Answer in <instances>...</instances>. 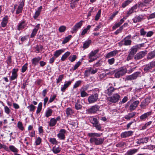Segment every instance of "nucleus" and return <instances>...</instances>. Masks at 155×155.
I'll return each mask as SVG.
<instances>
[{"label":"nucleus","mask_w":155,"mask_h":155,"mask_svg":"<svg viewBox=\"0 0 155 155\" xmlns=\"http://www.w3.org/2000/svg\"><path fill=\"white\" fill-rule=\"evenodd\" d=\"M66 131L64 129H61L59 133L57 134V136L60 140H64L65 138V134Z\"/></svg>","instance_id":"nucleus-12"},{"label":"nucleus","mask_w":155,"mask_h":155,"mask_svg":"<svg viewBox=\"0 0 155 155\" xmlns=\"http://www.w3.org/2000/svg\"><path fill=\"white\" fill-rule=\"evenodd\" d=\"M41 138L39 137H38L35 140V143H36V144L37 145H39L41 142Z\"/></svg>","instance_id":"nucleus-56"},{"label":"nucleus","mask_w":155,"mask_h":155,"mask_svg":"<svg viewBox=\"0 0 155 155\" xmlns=\"http://www.w3.org/2000/svg\"><path fill=\"white\" fill-rule=\"evenodd\" d=\"M140 73L139 72H136L134 74L127 76V80H131L136 79Z\"/></svg>","instance_id":"nucleus-20"},{"label":"nucleus","mask_w":155,"mask_h":155,"mask_svg":"<svg viewBox=\"0 0 155 155\" xmlns=\"http://www.w3.org/2000/svg\"><path fill=\"white\" fill-rule=\"evenodd\" d=\"M81 96L82 97H87L88 95V94L87 93L84 91L82 90L81 89Z\"/></svg>","instance_id":"nucleus-43"},{"label":"nucleus","mask_w":155,"mask_h":155,"mask_svg":"<svg viewBox=\"0 0 155 155\" xmlns=\"http://www.w3.org/2000/svg\"><path fill=\"white\" fill-rule=\"evenodd\" d=\"M101 10L100 9L98 12L97 14L95 16V20L97 21L101 17Z\"/></svg>","instance_id":"nucleus-50"},{"label":"nucleus","mask_w":155,"mask_h":155,"mask_svg":"<svg viewBox=\"0 0 155 155\" xmlns=\"http://www.w3.org/2000/svg\"><path fill=\"white\" fill-rule=\"evenodd\" d=\"M89 120L90 122L93 125V126L99 122L97 119L93 117H90L89 118Z\"/></svg>","instance_id":"nucleus-23"},{"label":"nucleus","mask_w":155,"mask_h":155,"mask_svg":"<svg viewBox=\"0 0 155 155\" xmlns=\"http://www.w3.org/2000/svg\"><path fill=\"white\" fill-rule=\"evenodd\" d=\"M17 126L21 130H23L24 129L22 123L20 121H19L18 123Z\"/></svg>","instance_id":"nucleus-53"},{"label":"nucleus","mask_w":155,"mask_h":155,"mask_svg":"<svg viewBox=\"0 0 155 155\" xmlns=\"http://www.w3.org/2000/svg\"><path fill=\"white\" fill-rule=\"evenodd\" d=\"M26 25L25 24V21H22L20 22L18 25L17 29L18 30H22L25 28Z\"/></svg>","instance_id":"nucleus-28"},{"label":"nucleus","mask_w":155,"mask_h":155,"mask_svg":"<svg viewBox=\"0 0 155 155\" xmlns=\"http://www.w3.org/2000/svg\"><path fill=\"white\" fill-rule=\"evenodd\" d=\"M53 112V110L51 109H49L47 110L45 113V116L47 117L51 116Z\"/></svg>","instance_id":"nucleus-46"},{"label":"nucleus","mask_w":155,"mask_h":155,"mask_svg":"<svg viewBox=\"0 0 155 155\" xmlns=\"http://www.w3.org/2000/svg\"><path fill=\"white\" fill-rule=\"evenodd\" d=\"M8 17L6 16L4 17L1 23L2 26L3 27H5L8 22Z\"/></svg>","instance_id":"nucleus-24"},{"label":"nucleus","mask_w":155,"mask_h":155,"mask_svg":"<svg viewBox=\"0 0 155 155\" xmlns=\"http://www.w3.org/2000/svg\"><path fill=\"white\" fill-rule=\"evenodd\" d=\"M79 100H78L75 105V108L77 110L81 109L82 107V106L79 103Z\"/></svg>","instance_id":"nucleus-40"},{"label":"nucleus","mask_w":155,"mask_h":155,"mask_svg":"<svg viewBox=\"0 0 155 155\" xmlns=\"http://www.w3.org/2000/svg\"><path fill=\"white\" fill-rule=\"evenodd\" d=\"M98 99V94L96 93L89 96L88 98V101L89 103L92 104L96 102Z\"/></svg>","instance_id":"nucleus-4"},{"label":"nucleus","mask_w":155,"mask_h":155,"mask_svg":"<svg viewBox=\"0 0 155 155\" xmlns=\"http://www.w3.org/2000/svg\"><path fill=\"white\" fill-rule=\"evenodd\" d=\"M98 51V50H94V51H92L88 55L89 58H93V57L94 58V56L97 53Z\"/></svg>","instance_id":"nucleus-38"},{"label":"nucleus","mask_w":155,"mask_h":155,"mask_svg":"<svg viewBox=\"0 0 155 155\" xmlns=\"http://www.w3.org/2000/svg\"><path fill=\"white\" fill-rule=\"evenodd\" d=\"M97 69H94L91 67H89L87 68V69L85 71L84 75L85 77H88L91 74H95L97 72Z\"/></svg>","instance_id":"nucleus-5"},{"label":"nucleus","mask_w":155,"mask_h":155,"mask_svg":"<svg viewBox=\"0 0 155 155\" xmlns=\"http://www.w3.org/2000/svg\"><path fill=\"white\" fill-rule=\"evenodd\" d=\"M117 53L116 51H114L108 53L106 56V58H108L115 56Z\"/></svg>","instance_id":"nucleus-27"},{"label":"nucleus","mask_w":155,"mask_h":155,"mask_svg":"<svg viewBox=\"0 0 155 155\" xmlns=\"http://www.w3.org/2000/svg\"><path fill=\"white\" fill-rule=\"evenodd\" d=\"M120 95L117 93L115 94L111 97H107V100L109 101L115 103L117 102L119 100Z\"/></svg>","instance_id":"nucleus-1"},{"label":"nucleus","mask_w":155,"mask_h":155,"mask_svg":"<svg viewBox=\"0 0 155 155\" xmlns=\"http://www.w3.org/2000/svg\"><path fill=\"white\" fill-rule=\"evenodd\" d=\"M66 29V27L64 26H60L59 28V31L61 32H62L65 31Z\"/></svg>","instance_id":"nucleus-59"},{"label":"nucleus","mask_w":155,"mask_h":155,"mask_svg":"<svg viewBox=\"0 0 155 155\" xmlns=\"http://www.w3.org/2000/svg\"><path fill=\"white\" fill-rule=\"evenodd\" d=\"M84 21H83L81 20L76 24L72 28V33L76 32L78 29L80 28L82 25V23Z\"/></svg>","instance_id":"nucleus-8"},{"label":"nucleus","mask_w":155,"mask_h":155,"mask_svg":"<svg viewBox=\"0 0 155 155\" xmlns=\"http://www.w3.org/2000/svg\"><path fill=\"white\" fill-rule=\"evenodd\" d=\"M137 47H133L131 48V51H130V52L132 54H134L137 52Z\"/></svg>","instance_id":"nucleus-48"},{"label":"nucleus","mask_w":155,"mask_h":155,"mask_svg":"<svg viewBox=\"0 0 155 155\" xmlns=\"http://www.w3.org/2000/svg\"><path fill=\"white\" fill-rule=\"evenodd\" d=\"M42 103L41 102H40L38 104L37 107V109L36 111L37 114H38L40 113L42 110Z\"/></svg>","instance_id":"nucleus-44"},{"label":"nucleus","mask_w":155,"mask_h":155,"mask_svg":"<svg viewBox=\"0 0 155 155\" xmlns=\"http://www.w3.org/2000/svg\"><path fill=\"white\" fill-rule=\"evenodd\" d=\"M27 64H25L22 67L21 69V72H24L26 70L27 68Z\"/></svg>","instance_id":"nucleus-62"},{"label":"nucleus","mask_w":155,"mask_h":155,"mask_svg":"<svg viewBox=\"0 0 155 155\" xmlns=\"http://www.w3.org/2000/svg\"><path fill=\"white\" fill-rule=\"evenodd\" d=\"M41 58L39 57L33 58L31 60L32 64L34 65V66H35L38 64L39 61L41 60Z\"/></svg>","instance_id":"nucleus-26"},{"label":"nucleus","mask_w":155,"mask_h":155,"mask_svg":"<svg viewBox=\"0 0 155 155\" xmlns=\"http://www.w3.org/2000/svg\"><path fill=\"white\" fill-rule=\"evenodd\" d=\"M71 82V81H68L67 82L66 81L64 85L61 87V91L63 92H65L66 89L70 85Z\"/></svg>","instance_id":"nucleus-17"},{"label":"nucleus","mask_w":155,"mask_h":155,"mask_svg":"<svg viewBox=\"0 0 155 155\" xmlns=\"http://www.w3.org/2000/svg\"><path fill=\"white\" fill-rule=\"evenodd\" d=\"M133 0H127L124 2L122 5V7L123 8H125L126 6L128 5L130 3H131Z\"/></svg>","instance_id":"nucleus-42"},{"label":"nucleus","mask_w":155,"mask_h":155,"mask_svg":"<svg viewBox=\"0 0 155 155\" xmlns=\"http://www.w3.org/2000/svg\"><path fill=\"white\" fill-rule=\"evenodd\" d=\"M131 43V41L129 39L124 38V39L120 41L119 43V46H121L123 45H130Z\"/></svg>","instance_id":"nucleus-10"},{"label":"nucleus","mask_w":155,"mask_h":155,"mask_svg":"<svg viewBox=\"0 0 155 155\" xmlns=\"http://www.w3.org/2000/svg\"><path fill=\"white\" fill-rule=\"evenodd\" d=\"M93 126L94 127L96 128V129L97 130H101V124L99 122Z\"/></svg>","instance_id":"nucleus-49"},{"label":"nucleus","mask_w":155,"mask_h":155,"mask_svg":"<svg viewBox=\"0 0 155 155\" xmlns=\"http://www.w3.org/2000/svg\"><path fill=\"white\" fill-rule=\"evenodd\" d=\"M138 150L136 149H132L128 150L127 153L128 155H132L135 154Z\"/></svg>","instance_id":"nucleus-36"},{"label":"nucleus","mask_w":155,"mask_h":155,"mask_svg":"<svg viewBox=\"0 0 155 155\" xmlns=\"http://www.w3.org/2000/svg\"><path fill=\"white\" fill-rule=\"evenodd\" d=\"M126 19V18H122L120 19V22H118L113 27V29H115L119 27L124 21V19Z\"/></svg>","instance_id":"nucleus-29"},{"label":"nucleus","mask_w":155,"mask_h":155,"mask_svg":"<svg viewBox=\"0 0 155 155\" xmlns=\"http://www.w3.org/2000/svg\"><path fill=\"white\" fill-rule=\"evenodd\" d=\"M70 52L67 51L65 52L61 57V60L62 61H64L67 57L70 54Z\"/></svg>","instance_id":"nucleus-30"},{"label":"nucleus","mask_w":155,"mask_h":155,"mask_svg":"<svg viewBox=\"0 0 155 155\" xmlns=\"http://www.w3.org/2000/svg\"><path fill=\"white\" fill-rule=\"evenodd\" d=\"M9 148L10 150L13 152L15 153L17 152L18 150L17 149L13 146H10L9 147Z\"/></svg>","instance_id":"nucleus-55"},{"label":"nucleus","mask_w":155,"mask_h":155,"mask_svg":"<svg viewBox=\"0 0 155 155\" xmlns=\"http://www.w3.org/2000/svg\"><path fill=\"white\" fill-rule=\"evenodd\" d=\"M145 16V14H142L140 15L136 16L133 19V22L136 23L142 21L145 19L144 18Z\"/></svg>","instance_id":"nucleus-7"},{"label":"nucleus","mask_w":155,"mask_h":155,"mask_svg":"<svg viewBox=\"0 0 155 155\" xmlns=\"http://www.w3.org/2000/svg\"><path fill=\"white\" fill-rule=\"evenodd\" d=\"M73 113L72 109L69 107L67 108L66 110V114L68 116L71 115Z\"/></svg>","instance_id":"nucleus-54"},{"label":"nucleus","mask_w":155,"mask_h":155,"mask_svg":"<svg viewBox=\"0 0 155 155\" xmlns=\"http://www.w3.org/2000/svg\"><path fill=\"white\" fill-rule=\"evenodd\" d=\"M139 103V102L138 101H134L129 107L130 111H132L134 110L137 108Z\"/></svg>","instance_id":"nucleus-14"},{"label":"nucleus","mask_w":155,"mask_h":155,"mask_svg":"<svg viewBox=\"0 0 155 155\" xmlns=\"http://www.w3.org/2000/svg\"><path fill=\"white\" fill-rule=\"evenodd\" d=\"M81 62L79 61H78L74 66V67L72 68V69L73 71L76 70L81 65Z\"/></svg>","instance_id":"nucleus-52"},{"label":"nucleus","mask_w":155,"mask_h":155,"mask_svg":"<svg viewBox=\"0 0 155 155\" xmlns=\"http://www.w3.org/2000/svg\"><path fill=\"white\" fill-rule=\"evenodd\" d=\"M137 5L136 4L134 6L132 7L129 10V11L127 12V17H128L132 13L134 12H136V10L137 9Z\"/></svg>","instance_id":"nucleus-21"},{"label":"nucleus","mask_w":155,"mask_h":155,"mask_svg":"<svg viewBox=\"0 0 155 155\" xmlns=\"http://www.w3.org/2000/svg\"><path fill=\"white\" fill-rule=\"evenodd\" d=\"M24 5V2L22 0L20 3L16 11V13L18 14L22 12L23 7Z\"/></svg>","instance_id":"nucleus-15"},{"label":"nucleus","mask_w":155,"mask_h":155,"mask_svg":"<svg viewBox=\"0 0 155 155\" xmlns=\"http://www.w3.org/2000/svg\"><path fill=\"white\" fill-rule=\"evenodd\" d=\"M27 107L29 109L30 111H34L35 109V107L32 104H31Z\"/></svg>","instance_id":"nucleus-51"},{"label":"nucleus","mask_w":155,"mask_h":155,"mask_svg":"<svg viewBox=\"0 0 155 155\" xmlns=\"http://www.w3.org/2000/svg\"><path fill=\"white\" fill-rule=\"evenodd\" d=\"M149 103V99L148 98H146L141 103L140 106L143 109H145L146 108Z\"/></svg>","instance_id":"nucleus-16"},{"label":"nucleus","mask_w":155,"mask_h":155,"mask_svg":"<svg viewBox=\"0 0 155 155\" xmlns=\"http://www.w3.org/2000/svg\"><path fill=\"white\" fill-rule=\"evenodd\" d=\"M104 140V138H95L91 137L90 140V142L91 143H94L96 145H100L101 144Z\"/></svg>","instance_id":"nucleus-2"},{"label":"nucleus","mask_w":155,"mask_h":155,"mask_svg":"<svg viewBox=\"0 0 155 155\" xmlns=\"http://www.w3.org/2000/svg\"><path fill=\"white\" fill-rule=\"evenodd\" d=\"M133 132L132 131H125L122 133L120 134L121 137L122 138H126L131 136Z\"/></svg>","instance_id":"nucleus-13"},{"label":"nucleus","mask_w":155,"mask_h":155,"mask_svg":"<svg viewBox=\"0 0 155 155\" xmlns=\"http://www.w3.org/2000/svg\"><path fill=\"white\" fill-rule=\"evenodd\" d=\"M5 112L7 114H9L10 113V110L8 107L5 106L4 107Z\"/></svg>","instance_id":"nucleus-61"},{"label":"nucleus","mask_w":155,"mask_h":155,"mask_svg":"<svg viewBox=\"0 0 155 155\" xmlns=\"http://www.w3.org/2000/svg\"><path fill=\"white\" fill-rule=\"evenodd\" d=\"M127 72L126 68H121L118 71H116L115 74V77L116 78H118L124 75Z\"/></svg>","instance_id":"nucleus-3"},{"label":"nucleus","mask_w":155,"mask_h":155,"mask_svg":"<svg viewBox=\"0 0 155 155\" xmlns=\"http://www.w3.org/2000/svg\"><path fill=\"white\" fill-rule=\"evenodd\" d=\"M115 61V59L114 58H112L111 59H109L108 60V62L110 64L112 65L113 64Z\"/></svg>","instance_id":"nucleus-64"},{"label":"nucleus","mask_w":155,"mask_h":155,"mask_svg":"<svg viewBox=\"0 0 155 155\" xmlns=\"http://www.w3.org/2000/svg\"><path fill=\"white\" fill-rule=\"evenodd\" d=\"M114 90L115 89L113 87H111L105 91V93L108 95H110L114 91Z\"/></svg>","instance_id":"nucleus-32"},{"label":"nucleus","mask_w":155,"mask_h":155,"mask_svg":"<svg viewBox=\"0 0 155 155\" xmlns=\"http://www.w3.org/2000/svg\"><path fill=\"white\" fill-rule=\"evenodd\" d=\"M147 54V51L146 50L140 51L137 53L134 56L135 60H139L143 58Z\"/></svg>","instance_id":"nucleus-6"},{"label":"nucleus","mask_w":155,"mask_h":155,"mask_svg":"<svg viewBox=\"0 0 155 155\" xmlns=\"http://www.w3.org/2000/svg\"><path fill=\"white\" fill-rule=\"evenodd\" d=\"M71 35H69L68 36L66 37L63 41L62 44H64L68 42L71 39Z\"/></svg>","instance_id":"nucleus-41"},{"label":"nucleus","mask_w":155,"mask_h":155,"mask_svg":"<svg viewBox=\"0 0 155 155\" xmlns=\"http://www.w3.org/2000/svg\"><path fill=\"white\" fill-rule=\"evenodd\" d=\"M100 108L99 106L95 105L88 109L87 111L89 113H94L98 111Z\"/></svg>","instance_id":"nucleus-9"},{"label":"nucleus","mask_w":155,"mask_h":155,"mask_svg":"<svg viewBox=\"0 0 155 155\" xmlns=\"http://www.w3.org/2000/svg\"><path fill=\"white\" fill-rule=\"evenodd\" d=\"M155 58V50L149 52L147 55V58L150 60Z\"/></svg>","instance_id":"nucleus-22"},{"label":"nucleus","mask_w":155,"mask_h":155,"mask_svg":"<svg viewBox=\"0 0 155 155\" xmlns=\"http://www.w3.org/2000/svg\"><path fill=\"white\" fill-rule=\"evenodd\" d=\"M91 42V41L90 40L85 41L83 44V48L84 49L87 48L89 46V45Z\"/></svg>","instance_id":"nucleus-45"},{"label":"nucleus","mask_w":155,"mask_h":155,"mask_svg":"<svg viewBox=\"0 0 155 155\" xmlns=\"http://www.w3.org/2000/svg\"><path fill=\"white\" fill-rule=\"evenodd\" d=\"M134 55L133 54H132L130 52L129 54L127 57V60L128 61L130 60L133 58Z\"/></svg>","instance_id":"nucleus-60"},{"label":"nucleus","mask_w":155,"mask_h":155,"mask_svg":"<svg viewBox=\"0 0 155 155\" xmlns=\"http://www.w3.org/2000/svg\"><path fill=\"white\" fill-rule=\"evenodd\" d=\"M138 6L140 8H143L144 7L147 6V5L143 2H140L138 3Z\"/></svg>","instance_id":"nucleus-63"},{"label":"nucleus","mask_w":155,"mask_h":155,"mask_svg":"<svg viewBox=\"0 0 155 155\" xmlns=\"http://www.w3.org/2000/svg\"><path fill=\"white\" fill-rule=\"evenodd\" d=\"M52 150L54 154H57L60 151L61 149L59 147L55 146L53 147Z\"/></svg>","instance_id":"nucleus-33"},{"label":"nucleus","mask_w":155,"mask_h":155,"mask_svg":"<svg viewBox=\"0 0 155 155\" xmlns=\"http://www.w3.org/2000/svg\"><path fill=\"white\" fill-rule=\"evenodd\" d=\"M18 71V69H17L14 68L12 70V75L10 77V79L12 81L14 80L17 78L18 76L17 73Z\"/></svg>","instance_id":"nucleus-18"},{"label":"nucleus","mask_w":155,"mask_h":155,"mask_svg":"<svg viewBox=\"0 0 155 155\" xmlns=\"http://www.w3.org/2000/svg\"><path fill=\"white\" fill-rule=\"evenodd\" d=\"M152 114V112L150 111L142 114L140 117V119L141 120H145L148 117Z\"/></svg>","instance_id":"nucleus-11"},{"label":"nucleus","mask_w":155,"mask_h":155,"mask_svg":"<svg viewBox=\"0 0 155 155\" xmlns=\"http://www.w3.org/2000/svg\"><path fill=\"white\" fill-rule=\"evenodd\" d=\"M152 69V68H151L150 64L149 63L145 66L144 68V71L146 72H148L149 71Z\"/></svg>","instance_id":"nucleus-39"},{"label":"nucleus","mask_w":155,"mask_h":155,"mask_svg":"<svg viewBox=\"0 0 155 155\" xmlns=\"http://www.w3.org/2000/svg\"><path fill=\"white\" fill-rule=\"evenodd\" d=\"M50 142L53 145H56L58 143V142L54 138H48Z\"/></svg>","instance_id":"nucleus-35"},{"label":"nucleus","mask_w":155,"mask_h":155,"mask_svg":"<svg viewBox=\"0 0 155 155\" xmlns=\"http://www.w3.org/2000/svg\"><path fill=\"white\" fill-rule=\"evenodd\" d=\"M81 81H78L75 83L73 86L74 88H75L78 87L81 84Z\"/></svg>","instance_id":"nucleus-57"},{"label":"nucleus","mask_w":155,"mask_h":155,"mask_svg":"<svg viewBox=\"0 0 155 155\" xmlns=\"http://www.w3.org/2000/svg\"><path fill=\"white\" fill-rule=\"evenodd\" d=\"M76 58V56L75 55H73L72 56H70L68 58V59L71 62H73L75 60Z\"/></svg>","instance_id":"nucleus-58"},{"label":"nucleus","mask_w":155,"mask_h":155,"mask_svg":"<svg viewBox=\"0 0 155 155\" xmlns=\"http://www.w3.org/2000/svg\"><path fill=\"white\" fill-rule=\"evenodd\" d=\"M64 51V49H61L55 51L54 52V56L57 58Z\"/></svg>","instance_id":"nucleus-25"},{"label":"nucleus","mask_w":155,"mask_h":155,"mask_svg":"<svg viewBox=\"0 0 155 155\" xmlns=\"http://www.w3.org/2000/svg\"><path fill=\"white\" fill-rule=\"evenodd\" d=\"M56 123L57 122H56L55 118H51L49 122V126L50 127H53L55 125Z\"/></svg>","instance_id":"nucleus-37"},{"label":"nucleus","mask_w":155,"mask_h":155,"mask_svg":"<svg viewBox=\"0 0 155 155\" xmlns=\"http://www.w3.org/2000/svg\"><path fill=\"white\" fill-rule=\"evenodd\" d=\"M136 113L135 112H133L131 113H130L126 115L124 118L127 120H129L130 118L133 117L136 114Z\"/></svg>","instance_id":"nucleus-31"},{"label":"nucleus","mask_w":155,"mask_h":155,"mask_svg":"<svg viewBox=\"0 0 155 155\" xmlns=\"http://www.w3.org/2000/svg\"><path fill=\"white\" fill-rule=\"evenodd\" d=\"M91 26L90 25H88L87 28L84 29L82 31L81 35H83L84 34H85L87 32L88 30L90 29V28H91Z\"/></svg>","instance_id":"nucleus-47"},{"label":"nucleus","mask_w":155,"mask_h":155,"mask_svg":"<svg viewBox=\"0 0 155 155\" xmlns=\"http://www.w3.org/2000/svg\"><path fill=\"white\" fill-rule=\"evenodd\" d=\"M39 27L40 24H38L35 27V28L33 29L30 36L31 38H33L35 36Z\"/></svg>","instance_id":"nucleus-19"},{"label":"nucleus","mask_w":155,"mask_h":155,"mask_svg":"<svg viewBox=\"0 0 155 155\" xmlns=\"http://www.w3.org/2000/svg\"><path fill=\"white\" fill-rule=\"evenodd\" d=\"M102 134H98L95 133H91L88 134V136L91 137H100Z\"/></svg>","instance_id":"nucleus-34"}]
</instances>
